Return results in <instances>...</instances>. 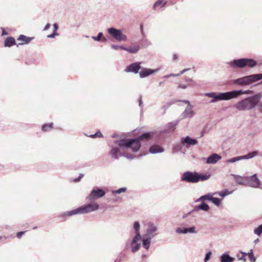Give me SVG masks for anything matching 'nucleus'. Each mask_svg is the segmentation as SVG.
<instances>
[{"label": "nucleus", "mask_w": 262, "mask_h": 262, "mask_svg": "<svg viewBox=\"0 0 262 262\" xmlns=\"http://www.w3.org/2000/svg\"><path fill=\"white\" fill-rule=\"evenodd\" d=\"M152 133L150 132H143L140 135L137 137L125 139L121 138L119 140L114 141L115 145L111 146V150L109 152L112 158L114 159H118L119 157H124L128 159H133L135 158H140L145 154L134 155L126 152H122V150L130 148L133 152L138 151L141 147V140H148L151 137Z\"/></svg>", "instance_id": "1"}, {"label": "nucleus", "mask_w": 262, "mask_h": 262, "mask_svg": "<svg viewBox=\"0 0 262 262\" xmlns=\"http://www.w3.org/2000/svg\"><path fill=\"white\" fill-rule=\"evenodd\" d=\"M99 205L96 202H90L77 207L76 209L65 211L59 215V217L63 218L61 221H65L69 217L76 215L86 214L96 211L99 209Z\"/></svg>", "instance_id": "2"}, {"label": "nucleus", "mask_w": 262, "mask_h": 262, "mask_svg": "<svg viewBox=\"0 0 262 262\" xmlns=\"http://www.w3.org/2000/svg\"><path fill=\"white\" fill-rule=\"evenodd\" d=\"M262 98V93H257L247 97L236 104L235 107L239 110L249 111L254 108Z\"/></svg>", "instance_id": "3"}, {"label": "nucleus", "mask_w": 262, "mask_h": 262, "mask_svg": "<svg viewBox=\"0 0 262 262\" xmlns=\"http://www.w3.org/2000/svg\"><path fill=\"white\" fill-rule=\"evenodd\" d=\"M179 122L180 120H176L168 123L164 129L162 130L148 131V132L152 133V135L148 140L157 142L164 140L165 138V135L171 132H173Z\"/></svg>", "instance_id": "4"}, {"label": "nucleus", "mask_w": 262, "mask_h": 262, "mask_svg": "<svg viewBox=\"0 0 262 262\" xmlns=\"http://www.w3.org/2000/svg\"><path fill=\"white\" fill-rule=\"evenodd\" d=\"M262 79V74H252L238 78L233 81V83L241 86L249 85Z\"/></svg>", "instance_id": "5"}, {"label": "nucleus", "mask_w": 262, "mask_h": 262, "mask_svg": "<svg viewBox=\"0 0 262 262\" xmlns=\"http://www.w3.org/2000/svg\"><path fill=\"white\" fill-rule=\"evenodd\" d=\"M257 64V62L252 58H243L234 59L230 62V66L234 68H244L246 67L252 68Z\"/></svg>", "instance_id": "6"}, {"label": "nucleus", "mask_w": 262, "mask_h": 262, "mask_svg": "<svg viewBox=\"0 0 262 262\" xmlns=\"http://www.w3.org/2000/svg\"><path fill=\"white\" fill-rule=\"evenodd\" d=\"M204 95L211 98L210 101V103H215L220 101L229 100V91L226 92H208L205 93Z\"/></svg>", "instance_id": "7"}, {"label": "nucleus", "mask_w": 262, "mask_h": 262, "mask_svg": "<svg viewBox=\"0 0 262 262\" xmlns=\"http://www.w3.org/2000/svg\"><path fill=\"white\" fill-rule=\"evenodd\" d=\"M107 32L118 41H125L127 40V36L123 33L121 29H118L114 27H111L107 29Z\"/></svg>", "instance_id": "8"}, {"label": "nucleus", "mask_w": 262, "mask_h": 262, "mask_svg": "<svg viewBox=\"0 0 262 262\" xmlns=\"http://www.w3.org/2000/svg\"><path fill=\"white\" fill-rule=\"evenodd\" d=\"M142 141L147 142L151 144V146L148 149L149 152L152 154H157L162 153L164 151L165 149L163 147L160 145L162 141L163 140H160L159 141H152L151 140H141Z\"/></svg>", "instance_id": "9"}, {"label": "nucleus", "mask_w": 262, "mask_h": 262, "mask_svg": "<svg viewBox=\"0 0 262 262\" xmlns=\"http://www.w3.org/2000/svg\"><path fill=\"white\" fill-rule=\"evenodd\" d=\"M181 181L189 183H197V171H186L181 177Z\"/></svg>", "instance_id": "10"}, {"label": "nucleus", "mask_w": 262, "mask_h": 262, "mask_svg": "<svg viewBox=\"0 0 262 262\" xmlns=\"http://www.w3.org/2000/svg\"><path fill=\"white\" fill-rule=\"evenodd\" d=\"M105 192L103 189L98 187H95L91 190L88 199L91 201H95L101 198L105 195Z\"/></svg>", "instance_id": "11"}, {"label": "nucleus", "mask_w": 262, "mask_h": 262, "mask_svg": "<svg viewBox=\"0 0 262 262\" xmlns=\"http://www.w3.org/2000/svg\"><path fill=\"white\" fill-rule=\"evenodd\" d=\"M141 238L142 236H140L139 235H135L133 237L130 244L132 253H135L141 248V244L140 241Z\"/></svg>", "instance_id": "12"}, {"label": "nucleus", "mask_w": 262, "mask_h": 262, "mask_svg": "<svg viewBox=\"0 0 262 262\" xmlns=\"http://www.w3.org/2000/svg\"><path fill=\"white\" fill-rule=\"evenodd\" d=\"M142 63L140 61H135L132 62L127 66L124 70L126 73H133L134 74L139 73L140 69H141V64Z\"/></svg>", "instance_id": "13"}, {"label": "nucleus", "mask_w": 262, "mask_h": 262, "mask_svg": "<svg viewBox=\"0 0 262 262\" xmlns=\"http://www.w3.org/2000/svg\"><path fill=\"white\" fill-rule=\"evenodd\" d=\"M160 70V68H157L155 69L147 68L145 67H141V69H140L139 72V76L140 78H146L151 75L154 74Z\"/></svg>", "instance_id": "14"}, {"label": "nucleus", "mask_w": 262, "mask_h": 262, "mask_svg": "<svg viewBox=\"0 0 262 262\" xmlns=\"http://www.w3.org/2000/svg\"><path fill=\"white\" fill-rule=\"evenodd\" d=\"M247 179V183L248 182L249 186L253 188H258L260 184V181L257 177L256 174H254L251 176H246Z\"/></svg>", "instance_id": "15"}, {"label": "nucleus", "mask_w": 262, "mask_h": 262, "mask_svg": "<svg viewBox=\"0 0 262 262\" xmlns=\"http://www.w3.org/2000/svg\"><path fill=\"white\" fill-rule=\"evenodd\" d=\"M180 140L181 144L186 146H194L198 143V141L196 139L192 138L189 136L182 137Z\"/></svg>", "instance_id": "16"}, {"label": "nucleus", "mask_w": 262, "mask_h": 262, "mask_svg": "<svg viewBox=\"0 0 262 262\" xmlns=\"http://www.w3.org/2000/svg\"><path fill=\"white\" fill-rule=\"evenodd\" d=\"M176 232L178 234L196 233V228L194 226L190 227H178L176 229Z\"/></svg>", "instance_id": "17"}, {"label": "nucleus", "mask_w": 262, "mask_h": 262, "mask_svg": "<svg viewBox=\"0 0 262 262\" xmlns=\"http://www.w3.org/2000/svg\"><path fill=\"white\" fill-rule=\"evenodd\" d=\"M154 236H149L147 234H144L142 235L141 241L142 242V247L146 250H148L149 249L151 239Z\"/></svg>", "instance_id": "18"}, {"label": "nucleus", "mask_w": 262, "mask_h": 262, "mask_svg": "<svg viewBox=\"0 0 262 262\" xmlns=\"http://www.w3.org/2000/svg\"><path fill=\"white\" fill-rule=\"evenodd\" d=\"M192 108V105L187 106L181 115L182 119L193 117L195 115V113L193 111Z\"/></svg>", "instance_id": "19"}, {"label": "nucleus", "mask_w": 262, "mask_h": 262, "mask_svg": "<svg viewBox=\"0 0 262 262\" xmlns=\"http://www.w3.org/2000/svg\"><path fill=\"white\" fill-rule=\"evenodd\" d=\"M210 209V206L206 202H201L200 204L194 207L192 211L193 213L200 210L208 212Z\"/></svg>", "instance_id": "20"}, {"label": "nucleus", "mask_w": 262, "mask_h": 262, "mask_svg": "<svg viewBox=\"0 0 262 262\" xmlns=\"http://www.w3.org/2000/svg\"><path fill=\"white\" fill-rule=\"evenodd\" d=\"M35 38L34 37H28L25 35L20 34L19 35L18 38H17V40H19L22 41L21 43H18L16 45L17 47L23 45H27L29 44L32 40Z\"/></svg>", "instance_id": "21"}, {"label": "nucleus", "mask_w": 262, "mask_h": 262, "mask_svg": "<svg viewBox=\"0 0 262 262\" xmlns=\"http://www.w3.org/2000/svg\"><path fill=\"white\" fill-rule=\"evenodd\" d=\"M221 159V157L219 154L213 153L207 158L206 163L207 164H214Z\"/></svg>", "instance_id": "22"}, {"label": "nucleus", "mask_w": 262, "mask_h": 262, "mask_svg": "<svg viewBox=\"0 0 262 262\" xmlns=\"http://www.w3.org/2000/svg\"><path fill=\"white\" fill-rule=\"evenodd\" d=\"M158 230V228L156 226H155L154 223L151 222H149L148 224L147 228L146 229V233L145 234H147L149 236H154L156 234H154L155 232H156Z\"/></svg>", "instance_id": "23"}, {"label": "nucleus", "mask_w": 262, "mask_h": 262, "mask_svg": "<svg viewBox=\"0 0 262 262\" xmlns=\"http://www.w3.org/2000/svg\"><path fill=\"white\" fill-rule=\"evenodd\" d=\"M15 45H16L17 44L13 37L9 36L5 38L4 41V46L5 47L10 48Z\"/></svg>", "instance_id": "24"}, {"label": "nucleus", "mask_w": 262, "mask_h": 262, "mask_svg": "<svg viewBox=\"0 0 262 262\" xmlns=\"http://www.w3.org/2000/svg\"><path fill=\"white\" fill-rule=\"evenodd\" d=\"M211 176L210 173L197 172V183L208 180Z\"/></svg>", "instance_id": "25"}, {"label": "nucleus", "mask_w": 262, "mask_h": 262, "mask_svg": "<svg viewBox=\"0 0 262 262\" xmlns=\"http://www.w3.org/2000/svg\"><path fill=\"white\" fill-rule=\"evenodd\" d=\"M236 182L240 185H245L247 184V179L246 177H241L238 175H233Z\"/></svg>", "instance_id": "26"}, {"label": "nucleus", "mask_w": 262, "mask_h": 262, "mask_svg": "<svg viewBox=\"0 0 262 262\" xmlns=\"http://www.w3.org/2000/svg\"><path fill=\"white\" fill-rule=\"evenodd\" d=\"M125 49L124 51H127L129 53L136 54L140 50V47L138 45L129 48L125 47Z\"/></svg>", "instance_id": "27"}, {"label": "nucleus", "mask_w": 262, "mask_h": 262, "mask_svg": "<svg viewBox=\"0 0 262 262\" xmlns=\"http://www.w3.org/2000/svg\"><path fill=\"white\" fill-rule=\"evenodd\" d=\"M54 123L50 122L48 123H44L41 125V130L46 132L51 130L53 128Z\"/></svg>", "instance_id": "28"}, {"label": "nucleus", "mask_w": 262, "mask_h": 262, "mask_svg": "<svg viewBox=\"0 0 262 262\" xmlns=\"http://www.w3.org/2000/svg\"><path fill=\"white\" fill-rule=\"evenodd\" d=\"M150 45V42L145 38L143 37L139 41V45L143 48H146Z\"/></svg>", "instance_id": "29"}, {"label": "nucleus", "mask_w": 262, "mask_h": 262, "mask_svg": "<svg viewBox=\"0 0 262 262\" xmlns=\"http://www.w3.org/2000/svg\"><path fill=\"white\" fill-rule=\"evenodd\" d=\"M133 229L134 230L135 235H139L140 236H142L140 233V224L138 221H135L133 223Z\"/></svg>", "instance_id": "30"}, {"label": "nucleus", "mask_w": 262, "mask_h": 262, "mask_svg": "<svg viewBox=\"0 0 262 262\" xmlns=\"http://www.w3.org/2000/svg\"><path fill=\"white\" fill-rule=\"evenodd\" d=\"M221 262H229V251L225 252L220 256Z\"/></svg>", "instance_id": "31"}, {"label": "nucleus", "mask_w": 262, "mask_h": 262, "mask_svg": "<svg viewBox=\"0 0 262 262\" xmlns=\"http://www.w3.org/2000/svg\"><path fill=\"white\" fill-rule=\"evenodd\" d=\"M258 151L254 150L253 151L249 152L248 154H247L246 155L243 156V159H252V158L255 157V156H256L258 155Z\"/></svg>", "instance_id": "32"}, {"label": "nucleus", "mask_w": 262, "mask_h": 262, "mask_svg": "<svg viewBox=\"0 0 262 262\" xmlns=\"http://www.w3.org/2000/svg\"><path fill=\"white\" fill-rule=\"evenodd\" d=\"M210 202L217 207H219L222 204L221 200L218 198L213 197V195H211Z\"/></svg>", "instance_id": "33"}, {"label": "nucleus", "mask_w": 262, "mask_h": 262, "mask_svg": "<svg viewBox=\"0 0 262 262\" xmlns=\"http://www.w3.org/2000/svg\"><path fill=\"white\" fill-rule=\"evenodd\" d=\"M216 194V192H209L204 195H202L201 197L202 198L203 202H205V201H208L210 202L211 195H214Z\"/></svg>", "instance_id": "34"}, {"label": "nucleus", "mask_w": 262, "mask_h": 262, "mask_svg": "<svg viewBox=\"0 0 262 262\" xmlns=\"http://www.w3.org/2000/svg\"><path fill=\"white\" fill-rule=\"evenodd\" d=\"M243 93V90H235L230 91V99L235 98L238 96L242 95Z\"/></svg>", "instance_id": "35"}, {"label": "nucleus", "mask_w": 262, "mask_h": 262, "mask_svg": "<svg viewBox=\"0 0 262 262\" xmlns=\"http://www.w3.org/2000/svg\"><path fill=\"white\" fill-rule=\"evenodd\" d=\"M88 137H90L91 138H103V135L101 133V131L98 129L96 131V132L94 134H91L89 135H86Z\"/></svg>", "instance_id": "36"}, {"label": "nucleus", "mask_w": 262, "mask_h": 262, "mask_svg": "<svg viewBox=\"0 0 262 262\" xmlns=\"http://www.w3.org/2000/svg\"><path fill=\"white\" fill-rule=\"evenodd\" d=\"M216 194L222 197V198L228 195L229 194V190L228 189H225L221 191L216 192Z\"/></svg>", "instance_id": "37"}, {"label": "nucleus", "mask_w": 262, "mask_h": 262, "mask_svg": "<svg viewBox=\"0 0 262 262\" xmlns=\"http://www.w3.org/2000/svg\"><path fill=\"white\" fill-rule=\"evenodd\" d=\"M126 190H127L126 187H120L118 189L113 190L112 193L113 194H120V193L126 192Z\"/></svg>", "instance_id": "38"}, {"label": "nucleus", "mask_w": 262, "mask_h": 262, "mask_svg": "<svg viewBox=\"0 0 262 262\" xmlns=\"http://www.w3.org/2000/svg\"><path fill=\"white\" fill-rule=\"evenodd\" d=\"M175 103H176V100H172V101L167 102L165 105H163L162 108L164 110V111L163 113V115H164L165 113V111L166 109L169 108L172 104H173Z\"/></svg>", "instance_id": "39"}, {"label": "nucleus", "mask_w": 262, "mask_h": 262, "mask_svg": "<svg viewBox=\"0 0 262 262\" xmlns=\"http://www.w3.org/2000/svg\"><path fill=\"white\" fill-rule=\"evenodd\" d=\"M103 35V33L102 32H100L98 33L97 36H92L91 38L96 41H100L101 39L102 38Z\"/></svg>", "instance_id": "40"}, {"label": "nucleus", "mask_w": 262, "mask_h": 262, "mask_svg": "<svg viewBox=\"0 0 262 262\" xmlns=\"http://www.w3.org/2000/svg\"><path fill=\"white\" fill-rule=\"evenodd\" d=\"M138 104L140 107V115L142 116L143 114V102L141 96H140L138 99Z\"/></svg>", "instance_id": "41"}, {"label": "nucleus", "mask_w": 262, "mask_h": 262, "mask_svg": "<svg viewBox=\"0 0 262 262\" xmlns=\"http://www.w3.org/2000/svg\"><path fill=\"white\" fill-rule=\"evenodd\" d=\"M183 146L184 145H182L181 144V143L180 142V144H178L173 146L172 147V150L174 152H178L179 151H180L182 150Z\"/></svg>", "instance_id": "42"}, {"label": "nucleus", "mask_w": 262, "mask_h": 262, "mask_svg": "<svg viewBox=\"0 0 262 262\" xmlns=\"http://www.w3.org/2000/svg\"><path fill=\"white\" fill-rule=\"evenodd\" d=\"M247 255L248 256L250 262H255L256 258L253 255V250L252 249H251L250 251L247 253Z\"/></svg>", "instance_id": "43"}, {"label": "nucleus", "mask_w": 262, "mask_h": 262, "mask_svg": "<svg viewBox=\"0 0 262 262\" xmlns=\"http://www.w3.org/2000/svg\"><path fill=\"white\" fill-rule=\"evenodd\" d=\"M247 256V253L245 252H241L239 254H237V257L239 260H243L244 261H246V256Z\"/></svg>", "instance_id": "44"}, {"label": "nucleus", "mask_w": 262, "mask_h": 262, "mask_svg": "<svg viewBox=\"0 0 262 262\" xmlns=\"http://www.w3.org/2000/svg\"><path fill=\"white\" fill-rule=\"evenodd\" d=\"M254 233L258 236H260L262 233V224L254 230Z\"/></svg>", "instance_id": "45"}, {"label": "nucleus", "mask_w": 262, "mask_h": 262, "mask_svg": "<svg viewBox=\"0 0 262 262\" xmlns=\"http://www.w3.org/2000/svg\"><path fill=\"white\" fill-rule=\"evenodd\" d=\"M212 252L211 250H209L208 252H207L205 255L204 258V262H207L211 258L212 255Z\"/></svg>", "instance_id": "46"}, {"label": "nucleus", "mask_w": 262, "mask_h": 262, "mask_svg": "<svg viewBox=\"0 0 262 262\" xmlns=\"http://www.w3.org/2000/svg\"><path fill=\"white\" fill-rule=\"evenodd\" d=\"M111 47L112 49L115 50H117L118 49L125 50V47L123 46H119V45L112 44L111 45Z\"/></svg>", "instance_id": "47"}, {"label": "nucleus", "mask_w": 262, "mask_h": 262, "mask_svg": "<svg viewBox=\"0 0 262 262\" xmlns=\"http://www.w3.org/2000/svg\"><path fill=\"white\" fill-rule=\"evenodd\" d=\"M241 160H244L243 156L234 157L230 159V163H234Z\"/></svg>", "instance_id": "48"}, {"label": "nucleus", "mask_w": 262, "mask_h": 262, "mask_svg": "<svg viewBox=\"0 0 262 262\" xmlns=\"http://www.w3.org/2000/svg\"><path fill=\"white\" fill-rule=\"evenodd\" d=\"M84 177V174L82 173H80L79 176L76 178H74L73 180V182L78 183L81 181L82 178Z\"/></svg>", "instance_id": "49"}, {"label": "nucleus", "mask_w": 262, "mask_h": 262, "mask_svg": "<svg viewBox=\"0 0 262 262\" xmlns=\"http://www.w3.org/2000/svg\"><path fill=\"white\" fill-rule=\"evenodd\" d=\"M56 36H59V33L57 32H56V31H53V32L51 34L47 35V37L54 38Z\"/></svg>", "instance_id": "50"}, {"label": "nucleus", "mask_w": 262, "mask_h": 262, "mask_svg": "<svg viewBox=\"0 0 262 262\" xmlns=\"http://www.w3.org/2000/svg\"><path fill=\"white\" fill-rule=\"evenodd\" d=\"M176 102H183L185 104H187V106L192 105L191 104V103H190V102L189 100H179V99H177V100H176Z\"/></svg>", "instance_id": "51"}, {"label": "nucleus", "mask_w": 262, "mask_h": 262, "mask_svg": "<svg viewBox=\"0 0 262 262\" xmlns=\"http://www.w3.org/2000/svg\"><path fill=\"white\" fill-rule=\"evenodd\" d=\"M163 1L161 0H158L153 5V9H155L156 8L160 5H162Z\"/></svg>", "instance_id": "52"}, {"label": "nucleus", "mask_w": 262, "mask_h": 262, "mask_svg": "<svg viewBox=\"0 0 262 262\" xmlns=\"http://www.w3.org/2000/svg\"><path fill=\"white\" fill-rule=\"evenodd\" d=\"M207 128H208L207 126H205L204 127L203 130H202L201 132L200 137H199V138L203 137L204 136V135L207 133V132L208 131Z\"/></svg>", "instance_id": "53"}, {"label": "nucleus", "mask_w": 262, "mask_h": 262, "mask_svg": "<svg viewBox=\"0 0 262 262\" xmlns=\"http://www.w3.org/2000/svg\"><path fill=\"white\" fill-rule=\"evenodd\" d=\"M26 232V231H19V232H17L16 233V237L18 238H20Z\"/></svg>", "instance_id": "54"}, {"label": "nucleus", "mask_w": 262, "mask_h": 262, "mask_svg": "<svg viewBox=\"0 0 262 262\" xmlns=\"http://www.w3.org/2000/svg\"><path fill=\"white\" fill-rule=\"evenodd\" d=\"M193 213L192 210L191 211H190L189 212H187V213L184 214L183 216H182V219H184L187 217H188L189 215H190L191 214H192Z\"/></svg>", "instance_id": "55"}, {"label": "nucleus", "mask_w": 262, "mask_h": 262, "mask_svg": "<svg viewBox=\"0 0 262 262\" xmlns=\"http://www.w3.org/2000/svg\"><path fill=\"white\" fill-rule=\"evenodd\" d=\"M124 256H125V255L122 252L120 253L117 259L116 260H115L114 262H117L116 260H118V259H119V261H120L121 260V258L124 257Z\"/></svg>", "instance_id": "56"}, {"label": "nucleus", "mask_w": 262, "mask_h": 262, "mask_svg": "<svg viewBox=\"0 0 262 262\" xmlns=\"http://www.w3.org/2000/svg\"><path fill=\"white\" fill-rule=\"evenodd\" d=\"M53 31H56V32H57V30L59 29L58 24L57 23H55L53 25Z\"/></svg>", "instance_id": "57"}, {"label": "nucleus", "mask_w": 262, "mask_h": 262, "mask_svg": "<svg viewBox=\"0 0 262 262\" xmlns=\"http://www.w3.org/2000/svg\"><path fill=\"white\" fill-rule=\"evenodd\" d=\"M1 29H2V36H6L8 34V32L6 31L4 28L1 27Z\"/></svg>", "instance_id": "58"}, {"label": "nucleus", "mask_w": 262, "mask_h": 262, "mask_svg": "<svg viewBox=\"0 0 262 262\" xmlns=\"http://www.w3.org/2000/svg\"><path fill=\"white\" fill-rule=\"evenodd\" d=\"M187 88V86L184 84H180L178 86V89H186Z\"/></svg>", "instance_id": "59"}, {"label": "nucleus", "mask_w": 262, "mask_h": 262, "mask_svg": "<svg viewBox=\"0 0 262 262\" xmlns=\"http://www.w3.org/2000/svg\"><path fill=\"white\" fill-rule=\"evenodd\" d=\"M253 93V91L251 90L243 91L242 94H251Z\"/></svg>", "instance_id": "60"}, {"label": "nucleus", "mask_w": 262, "mask_h": 262, "mask_svg": "<svg viewBox=\"0 0 262 262\" xmlns=\"http://www.w3.org/2000/svg\"><path fill=\"white\" fill-rule=\"evenodd\" d=\"M190 70V68H187V69H185L184 70H183L182 71H181L179 73V75L181 76V75H182L183 73H184L185 72H187V71H188Z\"/></svg>", "instance_id": "61"}, {"label": "nucleus", "mask_w": 262, "mask_h": 262, "mask_svg": "<svg viewBox=\"0 0 262 262\" xmlns=\"http://www.w3.org/2000/svg\"><path fill=\"white\" fill-rule=\"evenodd\" d=\"M257 105H258V111L262 114V102H259Z\"/></svg>", "instance_id": "62"}, {"label": "nucleus", "mask_w": 262, "mask_h": 262, "mask_svg": "<svg viewBox=\"0 0 262 262\" xmlns=\"http://www.w3.org/2000/svg\"><path fill=\"white\" fill-rule=\"evenodd\" d=\"M51 27V24L50 23H47L46 26H45L43 30V31H47L48 30L50 27Z\"/></svg>", "instance_id": "63"}, {"label": "nucleus", "mask_w": 262, "mask_h": 262, "mask_svg": "<svg viewBox=\"0 0 262 262\" xmlns=\"http://www.w3.org/2000/svg\"><path fill=\"white\" fill-rule=\"evenodd\" d=\"M100 41L102 42H104V43H105L107 41V37H104L103 35V37L101 39Z\"/></svg>", "instance_id": "64"}]
</instances>
